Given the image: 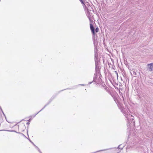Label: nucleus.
Here are the masks:
<instances>
[{"label": "nucleus", "mask_w": 153, "mask_h": 153, "mask_svg": "<svg viewBox=\"0 0 153 153\" xmlns=\"http://www.w3.org/2000/svg\"><path fill=\"white\" fill-rule=\"evenodd\" d=\"M104 84L102 85V86H103V88H104V89L105 90L107 89V87H106V85L103 83Z\"/></svg>", "instance_id": "16"}, {"label": "nucleus", "mask_w": 153, "mask_h": 153, "mask_svg": "<svg viewBox=\"0 0 153 153\" xmlns=\"http://www.w3.org/2000/svg\"><path fill=\"white\" fill-rule=\"evenodd\" d=\"M99 29L98 27H96L95 30V31L97 33L99 31Z\"/></svg>", "instance_id": "18"}, {"label": "nucleus", "mask_w": 153, "mask_h": 153, "mask_svg": "<svg viewBox=\"0 0 153 153\" xmlns=\"http://www.w3.org/2000/svg\"><path fill=\"white\" fill-rule=\"evenodd\" d=\"M27 139L28 140L30 141V142L32 144H33L34 146H35V145L34 144V143L32 142L31 140L29 138H27Z\"/></svg>", "instance_id": "20"}, {"label": "nucleus", "mask_w": 153, "mask_h": 153, "mask_svg": "<svg viewBox=\"0 0 153 153\" xmlns=\"http://www.w3.org/2000/svg\"><path fill=\"white\" fill-rule=\"evenodd\" d=\"M27 134L28 135V131H27Z\"/></svg>", "instance_id": "29"}, {"label": "nucleus", "mask_w": 153, "mask_h": 153, "mask_svg": "<svg viewBox=\"0 0 153 153\" xmlns=\"http://www.w3.org/2000/svg\"><path fill=\"white\" fill-rule=\"evenodd\" d=\"M30 122H28L27 123V124L28 125H29L30 124Z\"/></svg>", "instance_id": "25"}, {"label": "nucleus", "mask_w": 153, "mask_h": 153, "mask_svg": "<svg viewBox=\"0 0 153 153\" xmlns=\"http://www.w3.org/2000/svg\"><path fill=\"white\" fill-rule=\"evenodd\" d=\"M90 28L93 34H95V29L94 26L92 24H90Z\"/></svg>", "instance_id": "9"}, {"label": "nucleus", "mask_w": 153, "mask_h": 153, "mask_svg": "<svg viewBox=\"0 0 153 153\" xmlns=\"http://www.w3.org/2000/svg\"><path fill=\"white\" fill-rule=\"evenodd\" d=\"M0 108L1 109V106H0Z\"/></svg>", "instance_id": "32"}, {"label": "nucleus", "mask_w": 153, "mask_h": 153, "mask_svg": "<svg viewBox=\"0 0 153 153\" xmlns=\"http://www.w3.org/2000/svg\"><path fill=\"white\" fill-rule=\"evenodd\" d=\"M97 50L96 48L95 50V54H94V60L95 62V63H100V62L98 61V53H97Z\"/></svg>", "instance_id": "7"}, {"label": "nucleus", "mask_w": 153, "mask_h": 153, "mask_svg": "<svg viewBox=\"0 0 153 153\" xmlns=\"http://www.w3.org/2000/svg\"><path fill=\"white\" fill-rule=\"evenodd\" d=\"M50 103L48 102L44 106V107L39 111V112L42 110L47 106L48 105H49Z\"/></svg>", "instance_id": "13"}, {"label": "nucleus", "mask_w": 153, "mask_h": 153, "mask_svg": "<svg viewBox=\"0 0 153 153\" xmlns=\"http://www.w3.org/2000/svg\"><path fill=\"white\" fill-rule=\"evenodd\" d=\"M35 146V147L38 150V151L40 153H42V152L41 151L40 149H39V148L37 146Z\"/></svg>", "instance_id": "15"}, {"label": "nucleus", "mask_w": 153, "mask_h": 153, "mask_svg": "<svg viewBox=\"0 0 153 153\" xmlns=\"http://www.w3.org/2000/svg\"><path fill=\"white\" fill-rule=\"evenodd\" d=\"M114 100H115L116 101L115 99H114Z\"/></svg>", "instance_id": "31"}, {"label": "nucleus", "mask_w": 153, "mask_h": 153, "mask_svg": "<svg viewBox=\"0 0 153 153\" xmlns=\"http://www.w3.org/2000/svg\"><path fill=\"white\" fill-rule=\"evenodd\" d=\"M148 68L147 70L150 71H153V62L148 64L147 65Z\"/></svg>", "instance_id": "8"}, {"label": "nucleus", "mask_w": 153, "mask_h": 153, "mask_svg": "<svg viewBox=\"0 0 153 153\" xmlns=\"http://www.w3.org/2000/svg\"><path fill=\"white\" fill-rule=\"evenodd\" d=\"M81 2L82 4L83 5V7H84L85 9V10L86 9L87 10V13L88 15V18L90 19V16H91V14L90 11H91L92 10L93 11V9L92 7L91 8V9H90V8L91 7V6H88V7H87L86 5L85 4V3L84 1L83 0H79Z\"/></svg>", "instance_id": "3"}, {"label": "nucleus", "mask_w": 153, "mask_h": 153, "mask_svg": "<svg viewBox=\"0 0 153 153\" xmlns=\"http://www.w3.org/2000/svg\"><path fill=\"white\" fill-rule=\"evenodd\" d=\"M102 76L100 74H97L96 77L94 78V76L93 80L92 82H89L88 85L91 84L92 82H94L95 84H99L100 83L102 82L101 77Z\"/></svg>", "instance_id": "2"}, {"label": "nucleus", "mask_w": 153, "mask_h": 153, "mask_svg": "<svg viewBox=\"0 0 153 153\" xmlns=\"http://www.w3.org/2000/svg\"><path fill=\"white\" fill-rule=\"evenodd\" d=\"M57 95V94L55 95H53L50 99L48 102L50 103L52 102V101L55 98V97H56Z\"/></svg>", "instance_id": "10"}, {"label": "nucleus", "mask_w": 153, "mask_h": 153, "mask_svg": "<svg viewBox=\"0 0 153 153\" xmlns=\"http://www.w3.org/2000/svg\"><path fill=\"white\" fill-rule=\"evenodd\" d=\"M23 120H24V119H22L21 121H22Z\"/></svg>", "instance_id": "30"}, {"label": "nucleus", "mask_w": 153, "mask_h": 153, "mask_svg": "<svg viewBox=\"0 0 153 153\" xmlns=\"http://www.w3.org/2000/svg\"><path fill=\"white\" fill-rule=\"evenodd\" d=\"M136 140V139H135L134 140V137H132L131 139L130 137L129 136L126 143L127 144H129L130 143L131 144H134V143H137V141Z\"/></svg>", "instance_id": "6"}, {"label": "nucleus", "mask_w": 153, "mask_h": 153, "mask_svg": "<svg viewBox=\"0 0 153 153\" xmlns=\"http://www.w3.org/2000/svg\"><path fill=\"white\" fill-rule=\"evenodd\" d=\"M39 112H38L36 114H35V115H33L32 116H30V117H35L36 116L37 114H38L39 113Z\"/></svg>", "instance_id": "21"}, {"label": "nucleus", "mask_w": 153, "mask_h": 153, "mask_svg": "<svg viewBox=\"0 0 153 153\" xmlns=\"http://www.w3.org/2000/svg\"><path fill=\"white\" fill-rule=\"evenodd\" d=\"M21 126H20V127H19V129H20V128H21Z\"/></svg>", "instance_id": "28"}, {"label": "nucleus", "mask_w": 153, "mask_h": 153, "mask_svg": "<svg viewBox=\"0 0 153 153\" xmlns=\"http://www.w3.org/2000/svg\"><path fill=\"white\" fill-rule=\"evenodd\" d=\"M0 131H10V132H15L17 133H19L18 132H16V131L15 130L10 131V130H0Z\"/></svg>", "instance_id": "12"}, {"label": "nucleus", "mask_w": 153, "mask_h": 153, "mask_svg": "<svg viewBox=\"0 0 153 153\" xmlns=\"http://www.w3.org/2000/svg\"><path fill=\"white\" fill-rule=\"evenodd\" d=\"M50 103L48 102L44 106V107L39 111V112L42 110L47 106L48 105H49Z\"/></svg>", "instance_id": "14"}, {"label": "nucleus", "mask_w": 153, "mask_h": 153, "mask_svg": "<svg viewBox=\"0 0 153 153\" xmlns=\"http://www.w3.org/2000/svg\"><path fill=\"white\" fill-rule=\"evenodd\" d=\"M22 131H24L25 129V126L24 124L22 126Z\"/></svg>", "instance_id": "17"}, {"label": "nucleus", "mask_w": 153, "mask_h": 153, "mask_svg": "<svg viewBox=\"0 0 153 153\" xmlns=\"http://www.w3.org/2000/svg\"><path fill=\"white\" fill-rule=\"evenodd\" d=\"M73 89V88H67V89H64L63 90H61V91H59V93L61 92V91H64L65 90H66V89Z\"/></svg>", "instance_id": "19"}, {"label": "nucleus", "mask_w": 153, "mask_h": 153, "mask_svg": "<svg viewBox=\"0 0 153 153\" xmlns=\"http://www.w3.org/2000/svg\"><path fill=\"white\" fill-rule=\"evenodd\" d=\"M126 145V144L125 143H123L121 144H120L118 146V147L117 148H113V150L114 151V153H118L120 152V150L123 149V148ZM112 149V148H111L109 149ZM109 149H107L105 150H104V151H106Z\"/></svg>", "instance_id": "4"}, {"label": "nucleus", "mask_w": 153, "mask_h": 153, "mask_svg": "<svg viewBox=\"0 0 153 153\" xmlns=\"http://www.w3.org/2000/svg\"><path fill=\"white\" fill-rule=\"evenodd\" d=\"M119 109L121 112L125 116V117L127 118V121L129 124H131L132 123L133 125H134L135 122L134 121V117L132 115L128 113V111L121 105H118Z\"/></svg>", "instance_id": "1"}, {"label": "nucleus", "mask_w": 153, "mask_h": 153, "mask_svg": "<svg viewBox=\"0 0 153 153\" xmlns=\"http://www.w3.org/2000/svg\"><path fill=\"white\" fill-rule=\"evenodd\" d=\"M1 108H0V116H1V111L3 115L5 117V118L6 119V116H5V114H4V112H3V111L2 110V109L1 107Z\"/></svg>", "instance_id": "11"}, {"label": "nucleus", "mask_w": 153, "mask_h": 153, "mask_svg": "<svg viewBox=\"0 0 153 153\" xmlns=\"http://www.w3.org/2000/svg\"><path fill=\"white\" fill-rule=\"evenodd\" d=\"M133 74L134 75H137V73H136V72H135L134 71H133Z\"/></svg>", "instance_id": "23"}, {"label": "nucleus", "mask_w": 153, "mask_h": 153, "mask_svg": "<svg viewBox=\"0 0 153 153\" xmlns=\"http://www.w3.org/2000/svg\"><path fill=\"white\" fill-rule=\"evenodd\" d=\"M31 118H30V119H29L27 121H28V122H30L31 120Z\"/></svg>", "instance_id": "24"}, {"label": "nucleus", "mask_w": 153, "mask_h": 153, "mask_svg": "<svg viewBox=\"0 0 153 153\" xmlns=\"http://www.w3.org/2000/svg\"><path fill=\"white\" fill-rule=\"evenodd\" d=\"M82 85V86H84V85H84V84H81V85Z\"/></svg>", "instance_id": "27"}, {"label": "nucleus", "mask_w": 153, "mask_h": 153, "mask_svg": "<svg viewBox=\"0 0 153 153\" xmlns=\"http://www.w3.org/2000/svg\"><path fill=\"white\" fill-rule=\"evenodd\" d=\"M114 72H115V73L116 74H117V76H118V73H117V71H114Z\"/></svg>", "instance_id": "26"}, {"label": "nucleus", "mask_w": 153, "mask_h": 153, "mask_svg": "<svg viewBox=\"0 0 153 153\" xmlns=\"http://www.w3.org/2000/svg\"><path fill=\"white\" fill-rule=\"evenodd\" d=\"M100 63H95V68L94 73V78L96 77L97 74H100Z\"/></svg>", "instance_id": "5"}, {"label": "nucleus", "mask_w": 153, "mask_h": 153, "mask_svg": "<svg viewBox=\"0 0 153 153\" xmlns=\"http://www.w3.org/2000/svg\"><path fill=\"white\" fill-rule=\"evenodd\" d=\"M18 133L22 134V135L25 138H27V139L28 138H27V137L24 134H22V133H20V132Z\"/></svg>", "instance_id": "22"}]
</instances>
